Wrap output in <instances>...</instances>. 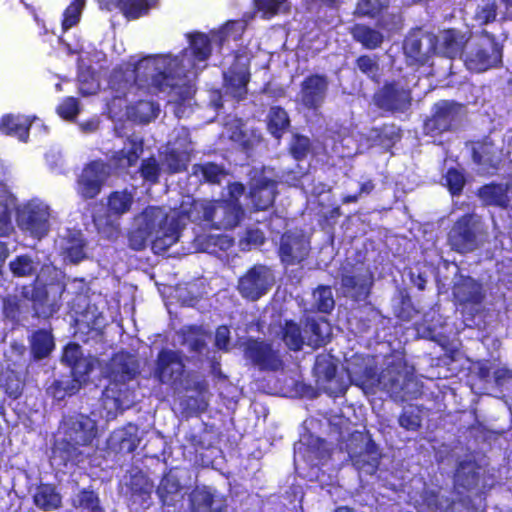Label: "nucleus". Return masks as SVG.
Returning <instances> with one entry per match:
<instances>
[{
	"label": "nucleus",
	"mask_w": 512,
	"mask_h": 512,
	"mask_svg": "<svg viewBox=\"0 0 512 512\" xmlns=\"http://www.w3.org/2000/svg\"><path fill=\"white\" fill-rule=\"evenodd\" d=\"M223 496L216 495L208 486H196L189 495L190 512H226Z\"/></svg>",
	"instance_id": "24"
},
{
	"label": "nucleus",
	"mask_w": 512,
	"mask_h": 512,
	"mask_svg": "<svg viewBox=\"0 0 512 512\" xmlns=\"http://www.w3.org/2000/svg\"><path fill=\"white\" fill-rule=\"evenodd\" d=\"M201 250L210 254L226 251L233 246V240L226 235H206L201 239Z\"/></svg>",
	"instance_id": "50"
},
{
	"label": "nucleus",
	"mask_w": 512,
	"mask_h": 512,
	"mask_svg": "<svg viewBox=\"0 0 512 512\" xmlns=\"http://www.w3.org/2000/svg\"><path fill=\"white\" fill-rule=\"evenodd\" d=\"M31 125L29 118L23 115L7 113L0 118V132L6 136L16 137L22 142L28 141Z\"/></svg>",
	"instance_id": "31"
},
{
	"label": "nucleus",
	"mask_w": 512,
	"mask_h": 512,
	"mask_svg": "<svg viewBox=\"0 0 512 512\" xmlns=\"http://www.w3.org/2000/svg\"><path fill=\"white\" fill-rule=\"evenodd\" d=\"M9 269L14 277H29L36 272L34 261L28 254L17 255L9 262Z\"/></svg>",
	"instance_id": "52"
},
{
	"label": "nucleus",
	"mask_w": 512,
	"mask_h": 512,
	"mask_svg": "<svg viewBox=\"0 0 512 512\" xmlns=\"http://www.w3.org/2000/svg\"><path fill=\"white\" fill-rule=\"evenodd\" d=\"M466 106L453 99H441L431 106L430 115L423 121V132L430 137L453 132L466 115Z\"/></svg>",
	"instance_id": "6"
},
{
	"label": "nucleus",
	"mask_w": 512,
	"mask_h": 512,
	"mask_svg": "<svg viewBox=\"0 0 512 512\" xmlns=\"http://www.w3.org/2000/svg\"><path fill=\"white\" fill-rule=\"evenodd\" d=\"M138 172L144 181L155 185L159 182L161 167L157 159L151 155L141 161Z\"/></svg>",
	"instance_id": "53"
},
{
	"label": "nucleus",
	"mask_w": 512,
	"mask_h": 512,
	"mask_svg": "<svg viewBox=\"0 0 512 512\" xmlns=\"http://www.w3.org/2000/svg\"><path fill=\"white\" fill-rule=\"evenodd\" d=\"M438 37L421 29L409 33L403 42L405 55L418 65H425L438 54Z\"/></svg>",
	"instance_id": "18"
},
{
	"label": "nucleus",
	"mask_w": 512,
	"mask_h": 512,
	"mask_svg": "<svg viewBox=\"0 0 512 512\" xmlns=\"http://www.w3.org/2000/svg\"><path fill=\"white\" fill-rule=\"evenodd\" d=\"M290 117L281 106H272L267 115V129L276 139H280L290 127Z\"/></svg>",
	"instance_id": "40"
},
{
	"label": "nucleus",
	"mask_w": 512,
	"mask_h": 512,
	"mask_svg": "<svg viewBox=\"0 0 512 512\" xmlns=\"http://www.w3.org/2000/svg\"><path fill=\"white\" fill-rule=\"evenodd\" d=\"M466 44L467 38L461 31L454 28L445 29L441 35L438 53L446 58L455 59L463 55Z\"/></svg>",
	"instance_id": "32"
},
{
	"label": "nucleus",
	"mask_w": 512,
	"mask_h": 512,
	"mask_svg": "<svg viewBox=\"0 0 512 512\" xmlns=\"http://www.w3.org/2000/svg\"><path fill=\"white\" fill-rule=\"evenodd\" d=\"M398 423L403 429L415 432L421 428L422 419L413 411L403 410L398 417Z\"/></svg>",
	"instance_id": "64"
},
{
	"label": "nucleus",
	"mask_w": 512,
	"mask_h": 512,
	"mask_svg": "<svg viewBox=\"0 0 512 512\" xmlns=\"http://www.w3.org/2000/svg\"><path fill=\"white\" fill-rule=\"evenodd\" d=\"M185 372L186 366L180 351L162 348L158 352L152 376L159 384L178 389L183 384Z\"/></svg>",
	"instance_id": "12"
},
{
	"label": "nucleus",
	"mask_w": 512,
	"mask_h": 512,
	"mask_svg": "<svg viewBox=\"0 0 512 512\" xmlns=\"http://www.w3.org/2000/svg\"><path fill=\"white\" fill-rule=\"evenodd\" d=\"M97 359L93 356H82L79 361L69 366L74 379L78 382L87 381L89 375L95 368Z\"/></svg>",
	"instance_id": "57"
},
{
	"label": "nucleus",
	"mask_w": 512,
	"mask_h": 512,
	"mask_svg": "<svg viewBox=\"0 0 512 512\" xmlns=\"http://www.w3.org/2000/svg\"><path fill=\"white\" fill-rule=\"evenodd\" d=\"M329 80L324 74L313 73L306 76L300 84L299 100L301 105L317 112L325 102Z\"/></svg>",
	"instance_id": "21"
},
{
	"label": "nucleus",
	"mask_w": 512,
	"mask_h": 512,
	"mask_svg": "<svg viewBox=\"0 0 512 512\" xmlns=\"http://www.w3.org/2000/svg\"><path fill=\"white\" fill-rule=\"evenodd\" d=\"M127 487L133 500L144 504L151 499L154 484L147 475L138 471L130 476Z\"/></svg>",
	"instance_id": "37"
},
{
	"label": "nucleus",
	"mask_w": 512,
	"mask_h": 512,
	"mask_svg": "<svg viewBox=\"0 0 512 512\" xmlns=\"http://www.w3.org/2000/svg\"><path fill=\"white\" fill-rule=\"evenodd\" d=\"M315 371L326 382H332L337 375V365L325 357H317Z\"/></svg>",
	"instance_id": "60"
},
{
	"label": "nucleus",
	"mask_w": 512,
	"mask_h": 512,
	"mask_svg": "<svg viewBox=\"0 0 512 512\" xmlns=\"http://www.w3.org/2000/svg\"><path fill=\"white\" fill-rule=\"evenodd\" d=\"M476 195L485 206L503 209L509 206L508 188L501 183L491 182L484 184L477 190Z\"/></svg>",
	"instance_id": "33"
},
{
	"label": "nucleus",
	"mask_w": 512,
	"mask_h": 512,
	"mask_svg": "<svg viewBox=\"0 0 512 512\" xmlns=\"http://www.w3.org/2000/svg\"><path fill=\"white\" fill-rule=\"evenodd\" d=\"M346 370L350 383L365 392L373 391L379 386L386 391H393L399 385L398 379L394 378L390 379V384L386 383L385 379L390 371L379 373L377 365L366 357L354 356L347 363Z\"/></svg>",
	"instance_id": "7"
},
{
	"label": "nucleus",
	"mask_w": 512,
	"mask_h": 512,
	"mask_svg": "<svg viewBox=\"0 0 512 512\" xmlns=\"http://www.w3.org/2000/svg\"><path fill=\"white\" fill-rule=\"evenodd\" d=\"M189 48L194 60L199 62L205 61L212 52L211 40L205 33H191L189 34Z\"/></svg>",
	"instance_id": "45"
},
{
	"label": "nucleus",
	"mask_w": 512,
	"mask_h": 512,
	"mask_svg": "<svg viewBox=\"0 0 512 512\" xmlns=\"http://www.w3.org/2000/svg\"><path fill=\"white\" fill-rule=\"evenodd\" d=\"M277 195V182L267 177L255 179L249 188V198L256 211H265L273 206Z\"/></svg>",
	"instance_id": "26"
},
{
	"label": "nucleus",
	"mask_w": 512,
	"mask_h": 512,
	"mask_svg": "<svg viewBox=\"0 0 512 512\" xmlns=\"http://www.w3.org/2000/svg\"><path fill=\"white\" fill-rule=\"evenodd\" d=\"M278 335L290 351L298 352L303 349L305 340L302 335V329L294 320H284Z\"/></svg>",
	"instance_id": "38"
},
{
	"label": "nucleus",
	"mask_w": 512,
	"mask_h": 512,
	"mask_svg": "<svg viewBox=\"0 0 512 512\" xmlns=\"http://www.w3.org/2000/svg\"><path fill=\"white\" fill-rule=\"evenodd\" d=\"M485 296L483 285L470 276L462 278L453 288L455 302L463 309H470L472 314L479 311Z\"/></svg>",
	"instance_id": "23"
},
{
	"label": "nucleus",
	"mask_w": 512,
	"mask_h": 512,
	"mask_svg": "<svg viewBox=\"0 0 512 512\" xmlns=\"http://www.w3.org/2000/svg\"><path fill=\"white\" fill-rule=\"evenodd\" d=\"M33 504L43 512H52L62 507V496L52 483H40L32 496Z\"/></svg>",
	"instance_id": "30"
},
{
	"label": "nucleus",
	"mask_w": 512,
	"mask_h": 512,
	"mask_svg": "<svg viewBox=\"0 0 512 512\" xmlns=\"http://www.w3.org/2000/svg\"><path fill=\"white\" fill-rule=\"evenodd\" d=\"M140 372V360L135 354L126 350L114 353L105 367V377L109 379L110 384L103 390V396L111 397L115 402H119L120 397L114 395L112 386L125 385L136 379Z\"/></svg>",
	"instance_id": "9"
},
{
	"label": "nucleus",
	"mask_w": 512,
	"mask_h": 512,
	"mask_svg": "<svg viewBox=\"0 0 512 512\" xmlns=\"http://www.w3.org/2000/svg\"><path fill=\"white\" fill-rule=\"evenodd\" d=\"M374 105L391 114L406 113L411 109L413 96L409 87L398 80H386L372 96Z\"/></svg>",
	"instance_id": "10"
},
{
	"label": "nucleus",
	"mask_w": 512,
	"mask_h": 512,
	"mask_svg": "<svg viewBox=\"0 0 512 512\" xmlns=\"http://www.w3.org/2000/svg\"><path fill=\"white\" fill-rule=\"evenodd\" d=\"M315 308L318 312L329 314L335 306L332 290L329 286L319 285L313 293Z\"/></svg>",
	"instance_id": "54"
},
{
	"label": "nucleus",
	"mask_w": 512,
	"mask_h": 512,
	"mask_svg": "<svg viewBox=\"0 0 512 512\" xmlns=\"http://www.w3.org/2000/svg\"><path fill=\"white\" fill-rule=\"evenodd\" d=\"M56 111L61 118L65 120H72L79 113L78 100L74 97H66L57 106Z\"/></svg>",
	"instance_id": "62"
},
{
	"label": "nucleus",
	"mask_w": 512,
	"mask_h": 512,
	"mask_svg": "<svg viewBox=\"0 0 512 512\" xmlns=\"http://www.w3.org/2000/svg\"><path fill=\"white\" fill-rule=\"evenodd\" d=\"M312 151V142L309 137L294 134L288 145V152L296 161H303Z\"/></svg>",
	"instance_id": "49"
},
{
	"label": "nucleus",
	"mask_w": 512,
	"mask_h": 512,
	"mask_svg": "<svg viewBox=\"0 0 512 512\" xmlns=\"http://www.w3.org/2000/svg\"><path fill=\"white\" fill-rule=\"evenodd\" d=\"M50 212L46 205L28 201L16 208L15 219L20 230L42 239L50 229Z\"/></svg>",
	"instance_id": "13"
},
{
	"label": "nucleus",
	"mask_w": 512,
	"mask_h": 512,
	"mask_svg": "<svg viewBox=\"0 0 512 512\" xmlns=\"http://www.w3.org/2000/svg\"><path fill=\"white\" fill-rule=\"evenodd\" d=\"M135 115H131L134 121L147 124L157 118L159 107L152 101L140 100L136 103Z\"/></svg>",
	"instance_id": "55"
},
{
	"label": "nucleus",
	"mask_w": 512,
	"mask_h": 512,
	"mask_svg": "<svg viewBox=\"0 0 512 512\" xmlns=\"http://www.w3.org/2000/svg\"><path fill=\"white\" fill-rule=\"evenodd\" d=\"M500 152L501 149L489 135L472 142L471 155L473 162L483 168L496 169L499 164Z\"/></svg>",
	"instance_id": "27"
},
{
	"label": "nucleus",
	"mask_w": 512,
	"mask_h": 512,
	"mask_svg": "<svg viewBox=\"0 0 512 512\" xmlns=\"http://www.w3.org/2000/svg\"><path fill=\"white\" fill-rule=\"evenodd\" d=\"M0 386L7 397L16 400L22 395L24 383L14 370H7L0 375Z\"/></svg>",
	"instance_id": "47"
},
{
	"label": "nucleus",
	"mask_w": 512,
	"mask_h": 512,
	"mask_svg": "<svg viewBox=\"0 0 512 512\" xmlns=\"http://www.w3.org/2000/svg\"><path fill=\"white\" fill-rule=\"evenodd\" d=\"M393 313L401 321H410L418 310L415 308L412 298L406 289H400L397 294V302L393 306Z\"/></svg>",
	"instance_id": "46"
},
{
	"label": "nucleus",
	"mask_w": 512,
	"mask_h": 512,
	"mask_svg": "<svg viewBox=\"0 0 512 512\" xmlns=\"http://www.w3.org/2000/svg\"><path fill=\"white\" fill-rule=\"evenodd\" d=\"M245 357L261 371H278L283 367V360L271 342L249 338L245 342Z\"/></svg>",
	"instance_id": "20"
},
{
	"label": "nucleus",
	"mask_w": 512,
	"mask_h": 512,
	"mask_svg": "<svg viewBox=\"0 0 512 512\" xmlns=\"http://www.w3.org/2000/svg\"><path fill=\"white\" fill-rule=\"evenodd\" d=\"M351 35L357 43L367 50H376L384 42V35L367 24L357 23L351 28Z\"/></svg>",
	"instance_id": "36"
},
{
	"label": "nucleus",
	"mask_w": 512,
	"mask_h": 512,
	"mask_svg": "<svg viewBox=\"0 0 512 512\" xmlns=\"http://www.w3.org/2000/svg\"><path fill=\"white\" fill-rule=\"evenodd\" d=\"M182 484L172 469L164 473L156 488V494L162 506H175L181 498Z\"/></svg>",
	"instance_id": "29"
},
{
	"label": "nucleus",
	"mask_w": 512,
	"mask_h": 512,
	"mask_svg": "<svg viewBox=\"0 0 512 512\" xmlns=\"http://www.w3.org/2000/svg\"><path fill=\"white\" fill-rule=\"evenodd\" d=\"M29 349L34 360H42L49 357L55 349L52 332L46 329L35 330L29 338Z\"/></svg>",
	"instance_id": "34"
},
{
	"label": "nucleus",
	"mask_w": 512,
	"mask_h": 512,
	"mask_svg": "<svg viewBox=\"0 0 512 512\" xmlns=\"http://www.w3.org/2000/svg\"><path fill=\"white\" fill-rule=\"evenodd\" d=\"M64 287L56 284H43L37 276L35 280L21 288L22 298L31 301L32 309L37 317L49 319L62 307Z\"/></svg>",
	"instance_id": "8"
},
{
	"label": "nucleus",
	"mask_w": 512,
	"mask_h": 512,
	"mask_svg": "<svg viewBox=\"0 0 512 512\" xmlns=\"http://www.w3.org/2000/svg\"><path fill=\"white\" fill-rule=\"evenodd\" d=\"M448 243L453 251L461 254L477 248V235L470 214H464L454 222L448 233Z\"/></svg>",
	"instance_id": "22"
},
{
	"label": "nucleus",
	"mask_w": 512,
	"mask_h": 512,
	"mask_svg": "<svg viewBox=\"0 0 512 512\" xmlns=\"http://www.w3.org/2000/svg\"><path fill=\"white\" fill-rule=\"evenodd\" d=\"M503 47L494 37L487 43H478L465 57V65L473 72H484L502 65Z\"/></svg>",
	"instance_id": "19"
},
{
	"label": "nucleus",
	"mask_w": 512,
	"mask_h": 512,
	"mask_svg": "<svg viewBox=\"0 0 512 512\" xmlns=\"http://www.w3.org/2000/svg\"><path fill=\"white\" fill-rule=\"evenodd\" d=\"M446 186L452 196H459L466 184L464 174L456 168H449L445 175Z\"/></svg>",
	"instance_id": "59"
},
{
	"label": "nucleus",
	"mask_w": 512,
	"mask_h": 512,
	"mask_svg": "<svg viewBox=\"0 0 512 512\" xmlns=\"http://www.w3.org/2000/svg\"><path fill=\"white\" fill-rule=\"evenodd\" d=\"M379 60L378 55L361 54L355 59L354 65L362 75L378 84L381 77Z\"/></svg>",
	"instance_id": "42"
},
{
	"label": "nucleus",
	"mask_w": 512,
	"mask_h": 512,
	"mask_svg": "<svg viewBox=\"0 0 512 512\" xmlns=\"http://www.w3.org/2000/svg\"><path fill=\"white\" fill-rule=\"evenodd\" d=\"M141 69L153 70L151 86L156 92L184 98L187 88V76L182 59L179 56H157L140 60L134 69L135 80L140 79Z\"/></svg>",
	"instance_id": "3"
},
{
	"label": "nucleus",
	"mask_w": 512,
	"mask_h": 512,
	"mask_svg": "<svg viewBox=\"0 0 512 512\" xmlns=\"http://www.w3.org/2000/svg\"><path fill=\"white\" fill-rule=\"evenodd\" d=\"M372 131L375 141L386 148H392L402 139V129L395 123H384Z\"/></svg>",
	"instance_id": "43"
},
{
	"label": "nucleus",
	"mask_w": 512,
	"mask_h": 512,
	"mask_svg": "<svg viewBox=\"0 0 512 512\" xmlns=\"http://www.w3.org/2000/svg\"><path fill=\"white\" fill-rule=\"evenodd\" d=\"M135 188L111 191L106 197V208L92 213L97 233L104 239L115 241L121 235L120 219L132 209Z\"/></svg>",
	"instance_id": "4"
},
{
	"label": "nucleus",
	"mask_w": 512,
	"mask_h": 512,
	"mask_svg": "<svg viewBox=\"0 0 512 512\" xmlns=\"http://www.w3.org/2000/svg\"><path fill=\"white\" fill-rule=\"evenodd\" d=\"M310 251V240L301 230H287L280 235L277 255L284 267L301 264Z\"/></svg>",
	"instance_id": "15"
},
{
	"label": "nucleus",
	"mask_w": 512,
	"mask_h": 512,
	"mask_svg": "<svg viewBox=\"0 0 512 512\" xmlns=\"http://www.w3.org/2000/svg\"><path fill=\"white\" fill-rule=\"evenodd\" d=\"M266 237L264 232L259 228H247L244 236L240 239L243 248L250 249L252 246H261L265 243Z\"/></svg>",
	"instance_id": "63"
},
{
	"label": "nucleus",
	"mask_w": 512,
	"mask_h": 512,
	"mask_svg": "<svg viewBox=\"0 0 512 512\" xmlns=\"http://www.w3.org/2000/svg\"><path fill=\"white\" fill-rule=\"evenodd\" d=\"M348 455L353 466L366 475H374L379 469L382 455L371 436H364L360 432L351 435L347 445Z\"/></svg>",
	"instance_id": "11"
},
{
	"label": "nucleus",
	"mask_w": 512,
	"mask_h": 512,
	"mask_svg": "<svg viewBox=\"0 0 512 512\" xmlns=\"http://www.w3.org/2000/svg\"><path fill=\"white\" fill-rule=\"evenodd\" d=\"M275 282L273 270L264 264H254L239 279V294L250 301H257L264 296Z\"/></svg>",
	"instance_id": "14"
},
{
	"label": "nucleus",
	"mask_w": 512,
	"mask_h": 512,
	"mask_svg": "<svg viewBox=\"0 0 512 512\" xmlns=\"http://www.w3.org/2000/svg\"><path fill=\"white\" fill-rule=\"evenodd\" d=\"M192 174L198 177L201 182L219 185L222 178L227 175V172L222 165L208 161L193 164Z\"/></svg>",
	"instance_id": "39"
},
{
	"label": "nucleus",
	"mask_w": 512,
	"mask_h": 512,
	"mask_svg": "<svg viewBox=\"0 0 512 512\" xmlns=\"http://www.w3.org/2000/svg\"><path fill=\"white\" fill-rule=\"evenodd\" d=\"M155 238L151 241V249L154 254L165 253L180 238L181 227L179 220L175 217H169L166 213V219L157 225Z\"/></svg>",
	"instance_id": "25"
},
{
	"label": "nucleus",
	"mask_w": 512,
	"mask_h": 512,
	"mask_svg": "<svg viewBox=\"0 0 512 512\" xmlns=\"http://www.w3.org/2000/svg\"><path fill=\"white\" fill-rule=\"evenodd\" d=\"M72 505L75 508H80L87 512H105L104 508L101 506L98 494L88 488H83L79 491Z\"/></svg>",
	"instance_id": "48"
},
{
	"label": "nucleus",
	"mask_w": 512,
	"mask_h": 512,
	"mask_svg": "<svg viewBox=\"0 0 512 512\" xmlns=\"http://www.w3.org/2000/svg\"><path fill=\"white\" fill-rule=\"evenodd\" d=\"M152 5L150 0H124L121 12L128 20H135L148 14Z\"/></svg>",
	"instance_id": "51"
},
{
	"label": "nucleus",
	"mask_w": 512,
	"mask_h": 512,
	"mask_svg": "<svg viewBox=\"0 0 512 512\" xmlns=\"http://www.w3.org/2000/svg\"><path fill=\"white\" fill-rule=\"evenodd\" d=\"M390 0H358L354 15L371 19L382 16L389 8Z\"/></svg>",
	"instance_id": "44"
},
{
	"label": "nucleus",
	"mask_w": 512,
	"mask_h": 512,
	"mask_svg": "<svg viewBox=\"0 0 512 512\" xmlns=\"http://www.w3.org/2000/svg\"><path fill=\"white\" fill-rule=\"evenodd\" d=\"M374 276L368 267L352 265L340 274V285L345 295L355 301L365 300L371 293Z\"/></svg>",
	"instance_id": "17"
},
{
	"label": "nucleus",
	"mask_w": 512,
	"mask_h": 512,
	"mask_svg": "<svg viewBox=\"0 0 512 512\" xmlns=\"http://www.w3.org/2000/svg\"><path fill=\"white\" fill-rule=\"evenodd\" d=\"M165 219L166 212L163 208L146 207L140 214L139 222L127 234L129 248L134 251L144 250L157 225Z\"/></svg>",
	"instance_id": "16"
},
{
	"label": "nucleus",
	"mask_w": 512,
	"mask_h": 512,
	"mask_svg": "<svg viewBox=\"0 0 512 512\" xmlns=\"http://www.w3.org/2000/svg\"><path fill=\"white\" fill-rule=\"evenodd\" d=\"M192 212L202 225L216 230L233 229L244 216L241 204L224 199L195 202Z\"/></svg>",
	"instance_id": "5"
},
{
	"label": "nucleus",
	"mask_w": 512,
	"mask_h": 512,
	"mask_svg": "<svg viewBox=\"0 0 512 512\" xmlns=\"http://www.w3.org/2000/svg\"><path fill=\"white\" fill-rule=\"evenodd\" d=\"M308 332V345L313 348H319L329 341L330 326L324 319L308 318L306 321Z\"/></svg>",
	"instance_id": "41"
},
{
	"label": "nucleus",
	"mask_w": 512,
	"mask_h": 512,
	"mask_svg": "<svg viewBox=\"0 0 512 512\" xmlns=\"http://www.w3.org/2000/svg\"><path fill=\"white\" fill-rule=\"evenodd\" d=\"M479 466L474 460H462L454 473V485L465 491H471L479 485Z\"/></svg>",
	"instance_id": "35"
},
{
	"label": "nucleus",
	"mask_w": 512,
	"mask_h": 512,
	"mask_svg": "<svg viewBox=\"0 0 512 512\" xmlns=\"http://www.w3.org/2000/svg\"><path fill=\"white\" fill-rule=\"evenodd\" d=\"M123 148L114 151L109 157V164L102 159L88 162L76 179V192L83 200H93L101 193L110 174L108 168L117 174H129L144 152V139L128 136Z\"/></svg>",
	"instance_id": "1"
},
{
	"label": "nucleus",
	"mask_w": 512,
	"mask_h": 512,
	"mask_svg": "<svg viewBox=\"0 0 512 512\" xmlns=\"http://www.w3.org/2000/svg\"><path fill=\"white\" fill-rule=\"evenodd\" d=\"M79 93L82 96L95 94L98 90V82L93 72L82 71L78 74Z\"/></svg>",
	"instance_id": "61"
},
{
	"label": "nucleus",
	"mask_w": 512,
	"mask_h": 512,
	"mask_svg": "<svg viewBox=\"0 0 512 512\" xmlns=\"http://www.w3.org/2000/svg\"><path fill=\"white\" fill-rule=\"evenodd\" d=\"M183 343L188 344L191 352L202 353L206 348L205 332L199 326H188L184 334Z\"/></svg>",
	"instance_id": "56"
},
{
	"label": "nucleus",
	"mask_w": 512,
	"mask_h": 512,
	"mask_svg": "<svg viewBox=\"0 0 512 512\" xmlns=\"http://www.w3.org/2000/svg\"><path fill=\"white\" fill-rule=\"evenodd\" d=\"M85 0H73L64 10L62 19V29L69 30L78 24Z\"/></svg>",
	"instance_id": "58"
},
{
	"label": "nucleus",
	"mask_w": 512,
	"mask_h": 512,
	"mask_svg": "<svg viewBox=\"0 0 512 512\" xmlns=\"http://www.w3.org/2000/svg\"><path fill=\"white\" fill-rule=\"evenodd\" d=\"M224 87L226 92L235 100L242 101L246 99L248 94V84L250 82L251 73L249 67L237 70L230 67L227 73H224Z\"/></svg>",
	"instance_id": "28"
},
{
	"label": "nucleus",
	"mask_w": 512,
	"mask_h": 512,
	"mask_svg": "<svg viewBox=\"0 0 512 512\" xmlns=\"http://www.w3.org/2000/svg\"><path fill=\"white\" fill-rule=\"evenodd\" d=\"M60 428L62 438L56 453L63 463L78 464L84 460L85 450L98 446L99 430L96 420L82 413L64 416Z\"/></svg>",
	"instance_id": "2"
}]
</instances>
